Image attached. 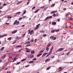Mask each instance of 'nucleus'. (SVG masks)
<instances>
[{"label":"nucleus","mask_w":73,"mask_h":73,"mask_svg":"<svg viewBox=\"0 0 73 73\" xmlns=\"http://www.w3.org/2000/svg\"><path fill=\"white\" fill-rule=\"evenodd\" d=\"M52 15L54 17H56V14L54 13L53 14H52Z\"/></svg>","instance_id":"nucleus-39"},{"label":"nucleus","mask_w":73,"mask_h":73,"mask_svg":"<svg viewBox=\"0 0 73 73\" xmlns=\"http://www.w3.org/2000/svg\"><path fill=\"white\" fill-rule=\"evenodd\" d=\"M55 32H58L59 30H55Z\"/></svg>","instance_id":"nucleus-58"},{"label":"nucleus","mask_w":73,"mask_h":73,"mask_svg":"<svg viewBox=\"0 0 73 73\" xmlns=\"http://www.w3.org/2000/svg\"><path fill=\"white\" fill-rule=\"evenodd\" d=\"M30 3V1H29L28 2H27V5H28V4H29Z\"/></svg>","instance_id":"nucleus-47"},{"label":"nucleus","mask_w":73,"mask_h":73,"mask_svg":"<svg viewBox=\"0 0 73 73\" xmlns=\"http://www.w3.org/2000/svg\"><path fill=\"white\" fill-rule=\"evenodd\" d=\"M9 56V58H12V56Z\"/></svg>","instance_id":"nucleus-57"},{"label":"nucleus","mask_w":73,"mask_h":73,"mask_svg":"<svg viewBox=\"0 0 73 73\" xmlns=\"http://www.w3.org/2000/svg\"><path fill=\"white\" fill-rule=\"evenodd\" d=\"M3 8V6H1L0 7V9H2V8Z\"/></svg>","instance_id":"nucleus-46"},{"label":"nucleus","mask_w":73,"mask_h":73,"mask_svg":"<svg viewBox=\"0 0 73 73\" xmlns=\"http://www.w3.org/2000/svg\"><path fill=\"white\" fill-rule=\"evenodd\" d=\"M57 20L58 21H60V19H59Z\"/></svg>","instance_id":"nucleus-64"},{"label":"nucleus","mask_w":73,"mask_h":73,"mask_svg":"<svg viewBox=\"0 0 73 73\" xmlns=\"http://www.w3.org/2000/svg\"><path fill=\"white\" fill-rule=\"evenodd\" d=\"M55 5V4H54L52 5L51 6V7H53Z\"/></svg>","instance_id":"nucleus-31"},{"label":"nucleus","mask_w":73,"mask_h":73,"mask_svg":"<svg viewBox=\"0 0 73 73\" xmlns=\"http://www.w3.org/2000/svg\"><path fill=\"white\" fill-rule=\"evenodd\" d=\"M53 47H52L50 50V53H52V50H53Z\"/></svg>","instance_id":"nucleus-16"},{"label":"nucleus","mask_w":73,"mask_h":73,"mask_svg":"<svg viewBox=\"0 0 73 73\" xmlns=\"http://www.w3.org/2000/svg\"><path fill=\"white\" fill-rule=\"evenodd\" d=\"M7 18H8V19H11V18H12V17L9 16V17H7Z\"/></svg>","instance_id":"nucleus-37"},{"label":"nucleus","mask_w":73,"mask_h":73,"mask_svg":"<svg viewBox=\"0 0 73 73\" xmlns=\"http://www.w3.org/2000/svg\"><path fill=\"white\" fill-rule=\"evenodd\" d=\"M67 56H68V55H69V52H68V53L67 54Z\"/></svg>","instance_id":"nucleus-62"},{"label":"nucleus","mask_w":73,"mask_h":73,"mask_svg":"<svg viewBox=\"0 0 73 73\" xmlns=\"http://www.w3.org/2000/svg\"><path fill=\"white\" fill-rule=\"evenodd\" d=\"M20 63H21L20 62H17V63L16 65H19V64H20Z\"/></svg>","instance_id":"nucleus-41"},{"label":"nucleus","mask_w":73,"mask_h":73,"mask_svg":"<svg viewBox=\"0 0 73 73\" xmlns=\"http://www.w3.org/2000/svg\"><path fill=\"white\" fill-rule=\"evenodd\" d=\"M64 48H61L60 49H59L58 50V52H61V51H62V50H63Z\"/></svg>","instance_id":"nucleus-6"},{"label":"nucleus","mask_w":73,"mask_h":73,"mask_svg":"<svg viewBox=\"0 0 73 73\" xmlns=\"http://www.w3.org/2000/svg\"><path fill=\"white\" fill-rule=\"evenodd\" d=\"M34 62L33 61H30L29 62V64H32V63H33Z\"/></svg>","instance_id":"nucleus-18"},{"label":"nucleus","mask_w":73,"mask_h":73,"mask_svg":"<svg viewBox=\"0 0 73 73\" xmlns=\"http://www.w3.org/2000/svg\"><path fill=\"white\" fill-rule=\"evenodd\" d=\"M48 54V53H44L43 55H42V57H44L45 55H46V54Z\"/></svg>","instance_id":"nucleus-7"},{"label":"nucleus","mask_w":73,"mask_h":73,"mask_svg":"<svg viewBox=\"0 0 73 73\" xmlns=\"http://www.w3.org/2000/svg\"><path fill=\"white\" fill-rule=\"evenodd\" d=\"M21 45H18L16 46V48H19V47H21Z\"/></svg>","instance_id":"nucleus-28"},{"label":"nucleus","mask_w":73,"mask_h":73,"mask_svg":"<svg viewBox=\"0 0 73 73\" xmlns=\"http://www.w3.org/2000/svg\"><path fill=\"white\" fill-rule=\"evenodd\" d=\"M22 49H20L18 51L19 52H21V50H22Z\"/></svg>","instance_id":"nucleus-49"},{"label":"nucleus","mask_w":73,"mask_h":73,"mask_svg":"<svg viewBox=\"0 0 73 73\" xmlns=\"http://www.w3.org/2000/svg\"><path fill=\"white\" fill-rule=\"evenodd\" d=\"M39 27H35V30H36L37 29H38V28Z\"/></svg>","instance_id":"nucleus-45"},{"label":"nucleus","mask_w":73,"mask_h":73,"mask_svg":"<svg viewBox=\"0 0 73 73\" xmlns=\"http://www.w3.org/2000/svg\"><path fill=\"white\" fill-rule=\"evenodd\" d=\"M46 50H47V52H48V50H49V48H48V47H46Z\"/></svg>","instance_id":"nucleus-33"},{"label":"nucleus","mask_w":73,"mask_h":73,"mask_svg":"<svg viewBox=\"0 0 73 73\" xmlns=\"http://www.w3.org/2000/svg\"><path fill=\"white\" fill-rule=\"evenodd\" d=\"M27 44H30V42L27 41Z\"/></svg>","instance_id":"nucleus-54"},{"label":"nucleus","mask_w":73,"mask_h":73,"mask_svg":"<svg viewBox=\"0 0 73 73\" xmlns=\"http://www.w3.org/2000/svg\"><path fill=\"white\" fill-rule=\"evenodd\" d=\"M26 12H27V11H26V10H25L23 11V14H25V13H26Z\"/></svg>","instance_id":"nucleus-35"},{"label":"nucleus","mask_w":73,"mask_h":73,"mask_svg":"<svg viewBox=\"0 0 73 73\" xmlns=\"http://www.w3.org/2000/svg\"><path fill=\"white\" fill-rule=\"evenodd\" d=\"M50 66L47 68H46V70H49V69H50Z\"/></svg>","instance_id":"nucleus-30"},{"label":"nucleus","mask_w":73,"mask_h":73,"mask_svg":"<svg viewBox=\"0 0 73 73\" xmlns=\"http://www.w3.org/2000/svg\"><path fill=\"white\" fill-rule=\"evenodd\" d=\"M22 18L20 17L19 18V21H20V20H22Z\"/></svg>","instance_id":"nucleus-44"},{"label":"nucleus","mask_w":73,"mask_h":73,"mask_svg":"<svg viewBox=\"0 0 73 73\" xmlns=\"http://www.w3.org/2000/svg\"><path fill=\"white\" fill-rule=\"evenodd\" d=\"M51 18H52V16H50V17H47L44 20V21H46L47 20L49 19H50Z\"/></svg>","instance_id":"nucleus-3"},{"label":"nucleus","mask_w":73,"mask_h":73,"mask_svg":"<svg viewBox=\"0 0 73 73\" xmlns=\"http://www.w3.org/2000/svg\"><path fill=\"white\" fill-rule=\"evenodd\" d=\"M11 39H12V37H10L9 38H8L7 40H9V41H10V40H11Z\"/></svg>","instance_id":"nucleus-22"},{"label":"nucleus","mask_w":73,"mask_h":73,"mask_svg":"<svg viewBox=\"0 0 73 73\" xmlns=\"http://www.w3.org/2000/svg\"><path fill=\"white\" fill-rule=\"evenodd\" d=\"M26 52H28V53L30 52V51L29 50H26Z\"/></svg>","instance_id":"nucleus-43"},{"label":"nucleus","mask_w":73,"mask_h":73,"mask_svg":"<svg viewBox=\"0 0 73 73\" xmlns=\"http://www.w3.org/2000/svg\"><path fill=\"white\" fill-rule=\"evenodd\" d=\"M11 53H9L8 54L9 56H11Z\"/></svg>","instance_id":"nucleus-50"},{"label":"nucleus","mask_w":73,"mask_h":73,"mask_svg":"<svg viewBox=\"0 0 73 73\" xmlns=\"http://www.w3.org/2000/svg\"><path fill=\"white\" fill-rule=\"evenodd\" d=\"M50 45H51V44H48L46 47V48H49V46H50Z\"/></svg>","instance_id":"nucleus-14"},{"label":"nucleus","mask_w":73,"mask_h":73,"mask_svg":"<svg viewBox=\"0 0 73 73\" xmlns=\"http://www.w3.org/2000/svg\"><path fill=\"white\" fill-rule=\"evenodd\" d=\"M44 50L41 51L39 52V53H40V54H41V53H42V52H44Z\"/></svg>","instance_id":"nucleus-34"},{"label":"nucleus","mask_w":73,"mask_h":73,"mask_svg":"<svg viewBox=\"0 0 73 73\" xmlns=\"http://www.w3.org/2000/svg\"><path fill=\"white\" fill-rule=\"evenodd\" d=\"M17 30H16L14 31H13L11 32V33L12 34H14V33H16L17 32Z\"/></svg>","instance_id":"nucleus-8"},{"label":"nucleus","mask_w":73,"mask_h":73,"mask_svg":"<svg viewBox=\"0 0 73 73\" xmlns=\"http://www.w3.org/2000/svg\"><path fill=\"white\" fill-rule=\"evenodd\" d=\"M34 42H35V43H36V42H37V39H35Z\"/></svg>","instance_id":"nucleus-38"},{"label":"nucleus","mask_w":73,"mask_h":73,"mask_svg":"<svg viewBox=\"0 0 73 73\" xmlns=\"http://www.w3.org/2000/svg\"><path fill=\"white\" fill-rule=\"evenodd\" d=\"M50 58L47 59L45 60V62H47V61H50Z\"/></svg>","instance_id":"nucleus-15"},{"label":"nucleus","mask_w":73,"mask_h":73,"mask_svg":"<svg viewBox=\"0 0 73 73\" xmlns=\"http://www.w3.org/2000/svg\"><path fill=\"white\" fill-rule=\"evenodd\" d=\"M44 7H44V6L43 7H41L40 8H44Z\"/></svg>","instance_id":"nucleus-55"},{"label":"nucleus","mask_w":73,"mask_h":73,"mask_svg":"<svg viewBox=\"0 0 73 73\" xmlns=\"http://www.w3.org/2000/svg\"><path fill=\"white\" fill-rule=\"evenodd\" d=\"M41 55H42V54H40L37 56V57H39V56H41Z\"/></svg>","instance_id":"nucleus-20"},{"label":"nucleus","mask_w":73,"mask_h":73,"mask_svg":"<svg viewBox=\"0 0 73 73\" xmlns=\"http://www.w3.org/2000/svg\"><path fill=\"white\" fill-rule=\"evenodd\" d=\"M5 57H6V55H5L3 56L1 58L2 59V60H4V59L5 58Z\"/></svg>","instance_id":"nucleus-11"},{"label":"nucleus","mask_w":73,"mask_h":73,"mask_svg":"<svg viewBox=\"0 0 73 73\" xmlns=\"http://www.w3.org/2000/svg\"><path fill=\"white\" fill-rule=\"evenodd\" d=\"M58 72H59L62 71V70H63V68H62V67H60L58 68Z\"/></svg>","instance_id":"nucleus-5"},{"label":"nucleus","mask_w":73,"mask_h":73,"mask_svg":"<svg viewBox=\"0 0 73 73\" xmlns=\"http://www.w3.org/2000/svg\"><path fill=\"white\" fill-rule=\"evenodd\" d=\"M21 3H22V1H19V2H18L17 3H16L17 5H18V4H20Z\"/></svg>","instance_id":"nucleus-13"},{"label":"nucleus","mask_w":73,"mask_h":73,"mask_svg":"<svg viewBox=\"0 0 73 73\" xmlns=\"http://www.w3.org/2000/svg\"><path fill=\"white\" fill-rule=\"evenodd\" d=\"M35 8H36V7H33V8H32V9H35Z\"/></svg>","instance_id":"nucleus-53"},{"label":"nucleus","mask_w":73,"mask_h":73,"mask_svg":"<svg viewBox=\"0 0 73 73\" xmlns=\"http://www.w3.org/2000/svg\"><path fill=\"white\" fill-rule=\"evenodd\" d=\"M16 40H15L12 43V44H15V43H16Z\"/></svg>","instance_id":"nucleus-25"},{"label":"nucleus","mask_w":73,"mask_h":73,"mask_svg":"<svg viewBox=\"0 0 73 73\" xmlns=\"http://www.w3.org/2000/svg\"><path fill=\"white\" fill-rule=\"evenodd\" d=\"M4 47H2L1 48V50H4Z\"/></svg>","instance_id":"nucleus-29"},{"label":"nucleus","mask_w":73,"mask_h":73,"mask_svg":"<svg viewBox=\"0 0 73 73\" xmlns=\"http://www.w3.org/2000/svg\"><path fill=\"white\" fill-rule=\"evenodd\" d=\"M55 32V30H52L51 31V32L52 33H54V32Z\"/></svg>","instance_id":"nucleus-17"},{"label":"nucleus","mask_w":73,"mask_h":73,"mask_svg":"<svg viewBox=\"0 0 73 73\" xmlns=\"http://www.w3.org/2000/svg\"><path fill=\"white\" fill-rule=\"evenodd\" d=\"M40 10V9H39L36 11H35V13H37V12H38V11H39Z\"/></svg>","instance_id":"nucleus-23"},{"label":"nucleus","mask_w":73,"mask_h":73,"mask_svg":"<svg viewBox=\"0 0 73 73\" xmlns=\"http://www.w3.org/2000/svg\"><path fill=\"white\" fill-rule=\"evenodd\" d=\"M31 42H33L34 41V40L33 39H32L31 40Z\"/></svg>","instance_id":"nucleus-60"},{"label":"nucleus","mask_w":73,"mask_h":73,"mask_svg":"<svg viewBox=\"0 0 73 73\" xmlns=\"http://www.w3.org/2000/svg\"><path fill=\"white\" fill-rule=\"evenodd\" d=\"M26 46H31V44H27L26 45Z\"/></svg>","instance_id":"nucleus-59"},{"label":"nucleus","mask_w":73,"mask_h":73,"mask_svg":"<svg viewBox=\"0 0 73 73\" xmlns=\"http://www.w3.org/2000/svg\"><path fill=\"white\" fill-rule=\"evenodd\" d=\"M40 24H38V25H37L36 26V27H39L38 26H40Z\"/></svg>","instance_id":"nucleus-42"},{"label":"nucleus","mask_w":73,"mask_h":73,"mask_svg":"<svg viewBox=\"0 0 73 73\" xmlns=\"http://www.w3.org/2000/svg\"><path fill=\"white\" fill-rule=\"evenodd\" d=\"M21 13V12H18L15 13V14H16V15H17L18 14H20V13Z\"/></svg>","instance_id":"nucleus-24"},{"label":"nucleus","mask_w":73,"mask_h":73,"mask_svg":"<svg viewBox=\"0 0 73 73\" xmlns=\"http://www.w3.org/2000/svg\"><path fill=\"white\" fill-rule=\"evenodd\" d=\"M29 65H29L26 66H25V68H27V67H28L29 66Z\"/></svg>","instance_id":"nucleus-51"},{"label":"nucleus","mask_w":73,"mask_h":73,"mask_svg":"<svg viewBox=\"0 0 73 73\" xmlns=\"http://www.w3.org/2000/svg\"><path fill=\"white\" fill-rule=\"evenodd\" d=\"M54 58V56H52L51 57L52 59Z\"/></svg>","instance_id":"nucleus-56"},{"label":"nucleus","mask_w":73,"mask_h":73,"mask_svg":"<svg viewBox=\"0 0 73 73\" xmlns=\"http://www.w3.org/2000/svg\"><path fill=\"white\" fill-rule=\"evenodd\" d=\"M26 50H29V49L28 48H26Z\"/></svg>","instance_id":"nucleus-61"},{"label":"nucleus","mask_w":73,"mask_h":73,"mask_svg":"<svg viewBox=\"0 0 73 73\" xmlns=\"http://www.w3.org/2000/svg\"><path fill=\"white\" fill-rule=\"evenodd\" d=\"M52 53L50 52H49V53L46 56V58L47 57H48L50 54Z\"/></svg>","instance_id":"nucleus-12"},{"label":"nucleus","mask_w":73,"mask_h":73,"mask_svg":"<svg viewBox=\"0 0 73 73\" xmlns=\"http://www.w3.org/2000/svg\"><path fill=\"white\" fill-rule=\"evenodd\" d=\"M25 36V34H24L22 36L23 37H24V36Z\"/></svg>","instance_id":"nucleus-52"},{"label":"nucleus","mask_w":73,"mask_h":73,"mask_svg":"<svg viewBox=\"0 0 73 73\" xmlns=\"http://www.w3.org/2000/svg\"><path fill=\"white\" fill-rule=\"evenodd\" d=\"M33 31H34L33 30H32L31 31L30 30H29V34H30V35H32L33 33Z\"/></svg>","instance_id":"nucleus-1"},{"label":"nucleus","mask_w":73,"mask_h":73,"mask_svg":"<svg viewBox=\"0 0 73 73\" xmlns=\"http://www.w3.org/2000/svg\"><path fill=\"white\" fill-rule=\"evenodd\" d=\"M25 60H26V59L25 58V59H23L21 61V62H23V61H25Z\"/></svg>","instance_id":"nucleus-26"},{"label":"nucleus","mask_w":73,"mask_h":73,"mask_svg":"<svg viewBox=\"0 0 73 73\" xmlns=\"http://www.w3.org/2000/svg\"><path fill=\"white\" fill-rule=\"evenodd\" d=\"M52 25H56V22H53L52 23Z\"/></svg>","instance_id":"nucleus-19"},{"label":"nucleus","mask_w":73,"mask_h":73,"mask_svg":"<svg viewBox=\"0 0 73 73\" xmlns=\"http://www.w3.org/2000/svg\"><path fill=\"white\" fill-rule=\"evenodd\" d=\"M20 23V22L19 21H17V20H16L15 21L13 25H15V24H17V25H18Z\"/></svg>","instance_id":"nucleus-2"},{"label":"nucleus","mask_w":73,"mask_h":73,"mask_svg":"<svg viewBox=\"0 0 73 73\" xmlns=\"http://www.w3.org/2000/svg\"><path fill=\"white\" fill-rule=\"evenodd\" d=\"M37 59L36 58H34L33 59V61H35V60H36Z\"/></svg>","instance_id":"nucleus-40"},{"label":"nucleus","mask_w":73,"mask_h":73,"mask_svg":"<svg viewBox=\"0 0 73 73\" xmlns=\"http://www.w3.org/2000/svg\"><path fill=\"white\" fill-rule=\"evenodd\" d=\"M7 5V4L6 3H4L3 5V6H5Z\"/></svg>","instance_id":"nucleus-48"},{"label":"nucleus","mask_w":73,"mask_h":73,"mask_svg":"<svg viewBox=\"0 0 73 73\" xmlns=\"http://www.w3.org/2000/svg\"><path fill=\"white\" fill-rule=\"evenodd\" d=\"M23 19H24V18H25V17H26V16H23Z\"/></svg>","instance_id":"nucleus-63"},{"label":"nucleus","mask_w":73,"mask_h":73,"mask_svg":"<svg viewBox=\"0 0 73 73\" xmlns=\"http://www.w3.org/2000/svg\"><path fill=\"white\" fill-rule=\"evenodd\" d=\"M54 37V36H51L50 37V38H53Z\"/></svg>","instance_id":"nucleus-32"},{"label":"nucleus","mask_w":73,"mask_h":73,"mask_svg":"<svg viewBox=\"0 0 73 73\" xmlns=\"http://www.w3.org/2000/svg\"><path fill=\"white\" fill-rule=\"evenodd\" d=\"M33 57H34V56L32 54L28 55V58H33Z\"/></svg>","instance_id":"nucleus-4"},{"label":"nucleus","mask_w":73,"mask_h":73,"mask_svg":"<svg viewBox=\"0 0 73 73\" xmlns=\"http://www.w3.org/2000/svg\"><path fill=\"white\" fill-rule=\"evenodd\" d=\"M57 10L54 11H53L51 12L50 13V14H52V13H56V12H57Z\"/></svg>","instance_id":"nucleus-9"},{"label":"nucleus","mask_w":73,"mask_h":73,"mask_svg":"<svg viewBox=\"0 0 73 73\" xmlns=\"http://www.w3.org/2000/svg\"><path fill=\"white\" fill-rule=\"evenodd\" d=\"M46 34H44L42 35L43 37H46Z\"/></svg>","instance_id":"nucleus-36"},{"label":"nucleus","mask_w":73,"mask_h":73,"mask_svg":"<svg viewBox=\"0 0 73 73\" xmlns=\"http://www.w3.org/2000/svg\"><path fill=\"white\" fill-rule=\"evenodd\" d=\"M31 54H35V51L34 50L32 51L31 52Z\"/></svg>","instance_id":"nucleus-21"},{"label":"nucleus","mask_w":73,"mask_h":73,"mask_svg":"<svg viewBox=\"0 0 73 73\" xmlns=\"http://www.w3.org/2000/svg\"><path fill=\"white\" fill-rule=\"evenodd\" d=\"M56 38H57L56 37H53L52 39V40H56Z\"/></svg>","instance_id":"nucleus-27"},{"label":"nucleus","mask_w":73,"mask_h":73,"mask_svg":"<svg viewBox=\"0 0 73 73\" xmlns=\"http://www.w3.org/2000/svg\"><path fill=\"white\" fill-rule=\"evenodd\" d=\"M7 36V35L5 34V35H3L2 36H1L0 37H5V36Z\"/></svg>","instance_id":"nucleus-10"}]
</instances>
